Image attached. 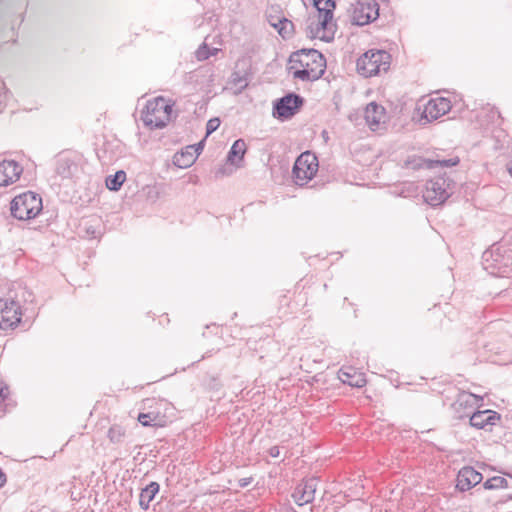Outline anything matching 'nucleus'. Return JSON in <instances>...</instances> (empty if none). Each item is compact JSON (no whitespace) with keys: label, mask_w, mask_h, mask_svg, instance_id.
Listing matches in <instances>:
<instances>
[{"label":"nucleus","mask_w":512,"mask_h":512,"mask_svg":"<svg viewBox=\"0 0 512 512\" xmlns=\"http://www.w3.org/2000/svg\"><path fill=\"white\" fill-rule=\"evenodd\" d=\"M290 60L299 63L302 67L293 73L294 78L302 81L318 80L326 69L324 55L315 49H302L294 53Z\"/></svg>","instance_id":"obj_1"},{"label":"nucleus","mask_w":512,"mask_h":512,"mask_svg":"<svg viewBox=\"0 0 512 512\" xmlns=\"http://www.w3.org/2000/svg\"><path fill=\"white\" fill-rule=\"evenodd\" d=\"M172 106L163 97L148 100L142 111L141 119L151 129H161L170 121Z\"/></svg>","instance_id":"obj_2"},{"label":"nucleus","mask_w":512,"mask_h":512,"mask_svg":"<svg viewBox=\"0 0 512 512\" xmlns=\"http://www.w3.org/2000/svg\"><path fill=\"white\" fill-rule=\"evenodd\" d=\"M41 197L31 191L24 192L13 198L10 204L11 215L18 220L35 218L42 210Z\"/></svg>","instance_id":"obj_3"},{"label":"nucleus","mask_w":512,"mask_h":512,"mask_svg":"<svg viewBox=\"0 0 512 512\" xmlns=\"http://www.w3.org/2000/svg\"><path fill=\"white\" fill-rule=\"evenodd\" d=\"M306 36L311 39H319L324 42H331L334 39L336 27L332 23V13L327 10L323 14L309 16L306 20Z\"/></svg>","instance_id":"obj_4"},{"label":"nucleus","mask_w":512,"mask_h":512,"mask_svg":"<svg viewBox=\"0 0 512 512\" xmlns=\"http://www.w3.org/2000/svg\"><path fill=\"white\" fill-rule=\"evenodd\" d=\"M390 54L384 50H370L357 60V71L364 77L386 72L390 67Z\"/></svg>","instance_id":"obj_5"},{"label":"nucleus","mask_w":512,"mask_h":512,"mask_svg":"<svg viewBox=\"0 0 512 512\" xmlns=\"http://www.w3.org/2000/svg\"><path fill=\"white\" fill-rule=\"evenodd\" d=\"M318 167V159L314 153L310 151L302 153L293 166L294 182L299 186L307 184L317 173Z\"/></svg>","instance_id":"obj_6"},{"label":"nucleus","mask_w":512,"mask_h":512,"mask_svg":"<svg viewBox=\"0 0 512 512\" xmlns=\"http://www.w3.org/2000/svg\"><path fill=\"white\" fill-rule=\"evenodd\" d=\"M21 307L19 301L13 298L0 299V329H14L21 321Z\"/></svg>","instance_id":"obj_7"},{"label":"nucleus","mask_w":512,"mask_h":512,"mask_svg":"<svg viewBox=\"0 0 512 512\" xmlns=\"http://www.w3.org/2000/svg\"><path fill=\"white\" fill-rule=\"evenodd\" d=\"M303 102L300 95L288 93L274 103L273 115L282 120L289 119L298 112Z\"/></svg>","instance_id":"obj_8"},{"label":"nucleus","mask_w":512,"mask_h":512,"mask_svg":"<svg viewBox=\"0 0 512 512\" xmlns=\"http://www.w3.org/2000/svg\"><path fill=\"white\" fill-rule=\"evenodd\" d=\"M448 184L442 177H437L426 182L423 198L431 206H438L444 203L449 193L447 191Z\"/></svg>","instance_id":"obj_9"},{"label":"nucleus","mask_w":512,"mask_h":512,"mask_svg":"<svg viewBox=\"0 0 512 512\" xmlns=\"http://www.w3.org/2000/svg\"><path fill=\"white\" fill-rule=\"evenodd\" d=\"M379 17V6L377 2L358 1L352 11L351 21L357 26H364Z\"/></svg>","instance_id":"obj_10"},{"label":"nucleus","mask_w":512,"mask_h":512,"mask_svg":"<svg viewBox=\"0 0 512 512\" xmlns=\"http://www.w3.org/2000/svg\"><path fill=\"white\" fill-rule=\"evenodd\" d=\"M450 109L451 102L449 99L444 97L432 98L424 105L422 118L431 122L448 113Z\"/></svg>","instance_id":"obj_11"},{"label":"nucleus","mask_w":512,"mask_h":512,"mask_svg":"<svg viewBox=\"0 0 512 512\" xmlns=\"http://www.w3.org/2000/svg\"><path fill=\"white\" fill-rule=\"evenodd\" d=\"M23 167L14 160H4L0 163V186L6 187L15 183L21 176Z\"/></svg>","instance_id":"obj_12"},{"label":"nucleus","mask_w":512,"mask_h":512,"mask_svg":"<svg viewBox=\"0 0 512 512\" xmlns=\"http://www.w3.org/2000/svg\"><path fill=\"white\" fill-rule=\"evenodd\" d=\"M482 479L483 476L480 472L476 471L471 466H465L458 472L456 487L460 491H467L479 484Z\"/></svg>","instance_id":"obj_13"},{"label":"nucleus","mask_w":512,"mask_h":512,"mask_svg":"<svg viewBox=\"0 0 512 512\" xmlns=\"http://www.w3.org/2000/svg\"><path fill=\"white\" fill-rule=\"evenodd\" d=\"M463 416H470V425L477 429H483L487 425H494L496 421L500 419V415L491 410L476 411L472 415H470L469 411L463 415H459V417Z\"/></svg>","instance_id":"obj_14"},{"label":"nucleus","mask_w":512,"mask_h":512,"mask_svg":"<svg viewBox=\"0 0 512 512\" xmlns=\"http://www.w3.org/2000/svg\"><path fill=\"white\" fill-rule=\"evenodd\" d=\"M317 480L309 479L299 485L293 493V498L299 506L312 502L315 498Z\"/></svg>","instance_id":"obj_15"},{"label":"nucleus","mask_w":512,"mask_h":512,"mask_svg":"<svg viewBox=\"0 0 512 512\" xmlns=\"http://www.w3.org/2000/svg\"><path fill=\"white\" fill-rule=\"evenodd\" d=\"M364 118L371 130L375 131L385 120V108L375 102L366 106Z\"/></svg>","instance_id":"obj_16"},{"label":"nucleus","mask_w":512,"mask_h":512,"mask_svg":"<svg viewBox=\"0 0 512 512\" xmlns=\"http://www.w3.org/2000/svg\"><path fill=\"white\" fill-rule=\"evenodd\" d=\"M490 254L493 258V262L498 269L512 268V249H504L501 247L493 246L489 252H485V255Z\"/></svg>","instance_id":"obj_17"},{"label":"nucleus","mask_w":512,"mask_h":512,"mask_svg":"<svg viewBox=\"0 0 512 512\" xmlns=\"http://www.w3.org/2000/svg\"><path fill=\"white\" fill-rule=\"evenodd\" d=\"M339 379L351 387L361 388L366 385V379L363 374L356 373L352 368H341L338 372Z\"/></svg>","instance_id":"obj_18"},{"label":"nucleus","mask_w":512,"mask_h":512,"mask_svg":"<svg viewBox=\"0 0 512 512\" xmlns=\"http://www.w3.org/2000/svg\"><path fill=\"white\" fill-rule=\"evenodd\" d=\"M160 485L152 481L145 488L141 490L139 496V505L143 510H147L149 508L150 502L154 499L156 494L159 492Z\"/></svg>","instance_id":"obj_19"},{"label":"nucleus","mask_w":512,"mask_h":512,"mask_svg":"<svg viewBox=\"0 0 512 512\" xmlns=\"http://www.w3.org/2000/svg\"><path fill=\"white\" fill-rule=\"evenodd\" d=\"M77 165L68 157H59L56 162V173L62 178H69L76 171Z\"/></svg>","instance_id":"obj_20"},{"label":"nucleus","mask_w":512,"mask_h":512,"mask_svg":"<svg viewBox=\"0 0 512 512\" xmlns=\"http://www.w3.org/2000/svg\"><path fill=\"white\" fill-rule=\"evenodd\" d=\"M479 401L478 397L469 392H461L459 393L456 401L453 403L452 407L455 411H459L461 408L471 410L475 404Z\"/></svg>","instance_id":"obj_21"},{"label":"nucleus","mask_w":512,"mask_h":512,"mask_svg":"<svg viewBox=\"0 0 512 512\" xmlns=\"http://www.w3.org/2000/svg\"><path fill=\"white\" fill-rule=\"evenodd\" d=\"M196 161V155L188 149L178 152L173 157V163L179 168H188Z\"/></svg>","instance_id":"obj_22"},{"label":"nucleus","mask_w":512,"mask_h":512,"mask_svg":"<svg viewBox=\"0 0 512 512\" xmlns=\"http://www.w3.org/2000/svg\"><path fill=\"white\" fill-rule=\"evenodd\" d=\"M245 152V141L242 139H238L231 146L227 155V161L230 162L231 164H236L237 160L240 161L243 159Z\"/></svg>","instance_id":"obj_23"},{"label":"nucleus","mask_w":512,"mask_h":512,"mask_svg":"<svg viewBox=\"0 0 512 512\" xmlns=\"http://www.w3.org/2000/svg\"><path fill=\"white\" fill-rule=\"evenodd\" d=\"M125 180L126 173L123 170H119L114 175H109L106 178V187L111 191H118Z\"/></svg>","instance_id":"obj_24"},{"label":"nucleus","mask_w":512,"mask_h":512,"mask_svg":"<svg viewBox=\"0 0 512 512\" xmlns=\"http://www.w3.org/2000/svg\"><path fill=\"white\" fill-rule=\"evenodd\" d=\"M126 431L120 425H113L108 431V438L112 443H121L125 438Z\"/></svg>","instance_id":"obj_25"},{"label":"nucleus","mask_w":512,"mask_h":512,"mask_svg":"<svg viewBox=\"0 0 512 512\" xmlns=\"http://www.w3.org/2000/svg\"><path fill=\"white\" fill-rule=\"evenodd\" d=\"M280 32L283 39H289L294 33V24L289 19L283 17L279 19Z\"/></svg>","instance_id":"obj_26"},{"label":"nucleus","mask_w":512,"mask_h":512,"mask_svg":"<svg viewBox=\"0 0 512 512\" xmlns=\"http://www.w3.org/2000/svg\"><path fill=\"white\" fill-rule=\"evenodd\" d=\"M483 487L487 490L507 488L508 482L504 477L494 476L484 482Z\"/></svg>","instance_id":"obj_27"},{"label":"nucleus","mask_w":512,"mask_h":512,"mask_svg":"<svg viewBox=\"0 0 512 512\" xmlns=\"http://www.w3.org/2000/svg\"><path fill=\"white\" fill-rule=\"evenodd\" d=\"M231 83L238 87V92H242L248 86L247 74H241L240 72H233L231 75Z\"/></svg>","instance_id":"obj_28"},{"label":"nucleus","mask_w":512,"mask_h":512,"mask_svg":"<svg viewBox=\"0 0 512 512\" xmlns=\"http://www.w3.org/2000/svg\"><path fill=\"white\" fill-rule=\"evenodd\" d=\"M313 5L317 9V12L323 14L327 10L333 14L336 8L335 0H313Z\"/></svg>","instance_id":"obj_29"},{"label":"nucleus","mask_w":512,"mask_h":512,"mask_svg":"<svg viewBox=\"0 0 512 512\" xmlns=\"http://www.w3.org/2000/svg\"><path fill=\"white\" fill-rule=\"evenodd\" d=\"M458 163H459L458 157H454V158H450V159H443V160L436 159V160L429 161V167L430 168H433L436 166L452 167V166H456Z\"/></svg>","instance_id":"obj_30"},{"label":"nucleus","mask_w":512,"mask_h":512,"mask_svg":"<svg viewBox=\"0 0 512 512\" xmlns=\"http://www.w3.org/2000/svg\"><path fill=\"white\" fill-rule=\"evenodd\" d=\"M156 420L157 416L153 415L152 413H140L138 416V421L145 427L157 426L158 423Z\"/></svg>","instance_id":"obj_31"},{"label":"nucleus","mask_w":512,"mask_h":512,"mask_svg":"<svg viewBox=\"0 0 512 512\" xmlns=\"http://www.w3.org/2000/svg\"><path fill=\"white\" fill-rule=\"evenodd\" d=\"M210 54H211L210 50H209V48H208V46L206 44L201 45L196 50V57L200 61L208 59Z\"/></svg>","instance_id":"obj_32"},{"label":"nucleus","mask_w":512,"mask_h":512,"mask_svg":"<svg viewBox=\"0 0 512 512\" xmlns=\"http://www.w3.org/2000/svg\"><path fill=\"white\" fill-rule=\"evenodd\" d=\"M220 126V119L219 118H212L208 120L206 124V135L212 134L214 131L218 129Z\"/></svg>","instance_id":"obj_33"},{"label":"nucleus","mask_w":512,"mask_h":512,"mask_svg":"<svg viewBox=\"0 0 512 512\" xmlns=\"http://www.w3.org/2000/svg\"><path fill=\"white\" fill-rule=\"evenodd\" d=\"M203 148H204V140L200 141L196 145H189L188 146V149H190L191 152H194V155H196V158L199 156V154L201 153Z\"/></svg>","instance_id":"obj_34"},{"label":"nucleus","mask_w":512,"mask_h":512,"mask_svg":"<svg viewBox=\"0 0 512 512\" xmlns=\"http://www.w3.org/2000/svg\"><path fill=\"white\" fill-rule=\"evenodd\" d=\"M9 389L8 386L0 381V404L8 397Z\"/></svg>","instance_id":"obj_35"},{"label":"nucleus","mask_w":512,"mask_h":512,"mask_svg":"<svg viewBox=\"0 0 512 512\" xmlns=\"http://www.w3.org/2000/svg\"><path fill=\"white\" fill-rule=\"evenodd\" d=\"M4 101H5V84L0 79V112L2 111L4 107Z\"/></svg>","instance_id":"obj_36"},{"label":"nucleus","mask_w":512,"mask_h":512,"mask_svg":"<svg viewBox=\"0 0 512 512\" xmlns=\"http://www.w3.org/2000/svg\"><path fill=\"white\" fill-rule=\"evenodd\" d=\"M268 452L272 458H278L280 456V448L278 446L271 447Z\"/></svg>","instance_id":"obj_37"},{"label":"nucleus","mask_w":512,"mask_h":512,"mask_svg":"<svg viewBox=\"0 0 512 512\" xmlns=\"http://www.w3.org/2000/svg\"><path fill=\"white\" fill-rule=\"evenodd\" d=\"M86 234H87L90 238H97L96 230H95V229H93L92 227H88V228H86Z\"/></svg>","instance_id":"obj_38"},{"label":"nucleus","mask_w":512,"mask_h":512,"mask_svg":"<svg viewBox=\"0 0 512 512\" xmlns=\"http://www.w3.org/2000/svg\"><path fill=\"white\" fill-rule=\"evenodd\" d=\"M6 481H7L6 475L0 468V488L6 484Z\"/></svg>","instance_id":"obj_39"},{"label":"nucleus","mask_w":512,"mask_h":512,"mask_svg":"<svg viewBox=\"0 0 512 512\" xmlns=\"http://www.w3.org/2000/svg\"><path fill=\"white\" fill-rule=\"evenodd\" d=\"M269 23L272 27H274L278 33L280 32V24H279V19H277L276 22H272V17L269 18Z\"/></svg>","instance_id":"obj_40"},{"label":"nucleus","mask_w":512,"mask_h":512,"mask_svg":"<svg viewBox=\"0 0 512 512\" xmlns=\"http://www.w3.org/2000/svg\"><path fill=\"white\" fill-rule=\"evenodd\" d=\"M248 484V482L246 480H243V483H241V486L244 487Z\"/></svg>","instance_id":"obj_41"},{"label":"nucleus","mask_w":512,"mask_h":512,"mask_svg":"<svg viewBox=\"0 0 512 512\" xmlns=\"http://www.w3.org/2000/svg\"><path fill=\"white\" fill-rule=\"evenodd\" d=\"M509 173H510V175L512 177V163H511V166L509 167Z\"/></svg>","instance_id":"obj_42"},{"label":"nucleus","mask_w":512,"mask_h":512,"mask_svg":"<svg viewBox=\"0 0 512 512\" xmlns=\"http://www.w3.org/2000/svg\"><path fill=\"white\" fill-rule=\"evenodd\" d=\"M507 475H508L509 477H511V478H512V475H511V474H507Z\"/></svg>","instance_id":"obj_43"},{"label":"nucleus","mask_w":512,"mask_h":512,"mask_svg":"<svg viewBox=\"0 0 512 512\" xmlns=\"http://www.w3.org/2000/svg\"><path fill=\"white\" fill-rule=\"evenodd\" d=\"M510 498L512 499V496H510Z\"/></svg>","instance_id":"obj_44"}]
</instances>
